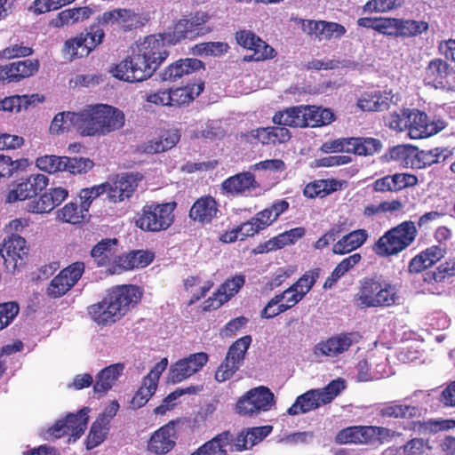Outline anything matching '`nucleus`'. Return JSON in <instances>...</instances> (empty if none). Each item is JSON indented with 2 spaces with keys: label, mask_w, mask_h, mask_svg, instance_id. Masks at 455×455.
Masks as SVG:
<instances>
[{
  "label": "nucleus",
  "mask_w": 455,
  "mask_h": 455,
  "mask_svg": "<svg viewBox=\"0 0 455 455\" xmlns=\"http://www.w3.org/2000/svg\"><path fill=\"white\" fill-rule=\"evenodd\" d=\"M275 404L274 393L265 386L251 388L235 403V411L240 416L256 417L268 411Z\"/></svg>",
  "instance_id": "obj_7"
},
{
  "label": "nucleus",
  "mask_w": 455,
  "mask_h": 455,
  "mask_svg": "<svg viewBox=\"0 0 455 455\" xmlns=\"http://www.w3.org/2000/svg\"><path fill=\"white\" fill-rule=\"evenodd\" d=\"M88 412L89 409L84 407L77 413H68L64 419L57 420L48 429V433L55 438L68 435L76 441L82 436L87 427Z\"/></svg>",
  "instance_id": "obj_12"
},
{
  "label": "nucleus",
  "mask_w": 455,
  "mask_h": 455,
  "mask_svg": "<svg viewBox=\"0 0 455 455\" xmlns=\"http://www.w3.org/2000/svg\"><path fill=\"white\" fill-rule=\"evenodd\" d=\"M86 35L81 33L68 39L63 46V53L68 55L70 60L86 57L90 52L86 51Z\"/></svg>",
  "instance_id": "obj_47"
},
{
  "label": "nucleus",
  "mask_w": 455,
  "mask_h": 455,
  "mask_svg": "<svg viewBox=\"0 0 455 455\" xmlns=\"http://www.w3.org/2000/svg\"><path fill=\"white\" fill-rule=\"evenodd\" d=\"M48 182L49 179L44 174L30 175L8 192L6 202L14 203L34 197L47 187Z\"/></svg>",
  "instance_id": "obj_21"
},
{
  "label": "nucleus",
  "mask_w": 455,
  "mask_h": 455,
  "mask_svg": "<svg viewBox=\"0 0 455 455\" xmlns=\"http://www.w3.org/2000/svg\"><path fill=\"white\" fill-rule=\"evenodd\" d=\"M245 283V277L243 275H237L230 279H228L218 290L217 292L213 293L212 297H209L204 301V310L207 311L212 308H219L223 301L218 299V296L225 295V298H230L236 294L239 290L243 286Z\"/></svg>",
  "instance_id": "obj_32"
},
{
  "label": "nucleus",
  "mask_w": 455,
  "mask_h": 455,
  "mask_svg": "<svg viewBox=\"0 0 455 455\" xmlns=\"http://www.w3.org/2000/svg\"><path fill=\"white\" fill-rule=\"evenodd\" d=\"M82 35H86V51L90 53L95 50L102 42L105 37V32L102 28L96 22L89 27L85 32H81Z\"/></svg>",
  "instance_id": "obj_62"
},
{
  "label": "nucleus",
  "mask_w": 455,
  "mask_h": 455,
  "mask_svg": "<svg viewBox=\"0 0 455 455\" xmlns=\"http://www.w3.org/2000/svg\"><path fill=\"white\" fill-rule=\"evenodd\" d=\"M338 188V181L335 180H319L311 182L304 188L303 194L307 198L316 196L323 197Z\"/></svg>",
  "instance_id": "obj_46"
},
{
  "label": "nucleus",
  "mask_w": 455,
  "mask_h": 455,
  "mask_svg": "<svg viewBox=\"0 0 455 455\" xmlns=\"http://www.w3.org/2000/svg\"><path fill=\"white\" fill-rule=\"evenodd\" d=\"M84 270L85 265L82 261H76L61 269L47 286L48 297L58 299L67 294L81 279Z\"/></svg>",
  "instance_id": "obj_11"
},
{
  "label": "nucleus",
  "mask_w": 455,
  "mask_h": 455,
  "mask_svg": "<svg viewBox=\"0 0 455 455\" xmlns=\"http://www.w3.org/2000/svg\"><path fill=\"white\" fill-rule=\"evenodd\" d=\"M176 202L146 204L137 213L135 226L144 232L159 233L167 230L174 222Z\"/></svg>",
  "instance_id": "obj_6"
},
{
  "label": "nucleus",
  "mask_w": 455,
  "mask_h": 455,
  "mask_svg": "<svg viewBox=\"0 0 455 455\" xmlns=\"http://www.w3.org/2000/svg\"><path fill=\"white\" fill-rule=\"evenodd\" d=\"M230 431H223L204 443L191 455H227L226 447L232 443Z\"/></svg>",
  "instance_id": "obj_37"
},
{
  "label": "nucleus",
  "mask_w": 455,
  "mask_h": 455,
  "mask_svg": "<svg viewBox=\"0 0 455 455\" xmlns=\"http://www.w3.org/2000/svg\"><path fill=\"white\" fill-rule=\"evenodd\" d=\"M377 32L387 36L399 37V19L379 17Z\"/></svg>",
  "instance_id": "obj_63"
},
{
  "label": "nucleus",
  "mask_w": 455,
  "mask_h": 455,
  "mask_svg": "<svg viewBox=\"0 0 455 455\" xmlns=\"http://www.w3.org/2000/svg\"><path fill=\"white\" fill-rule=\"evenodd\" d=\"M40 64L37 60H25L14 61L0 66V82L9 84L20 82L27 77L32 76L39 69Z\"/></svg>",
  "instance_id": "obj_24"
},
{
  "label": "nucleus",
  "mask_w": 455,
  "mask_h": 455,
  "mask_svg": "<svg viewBox=\"0 0 455 455\" xmlns=\"http://www.w3.org/2000/svg\"><path fill=\"white\" fill-rule=\"evenodd\" d=\"M109 419L106 416H99L92 423L86 437V448L92 450L104 442L109 430Z\"/></svg>",
  "instance_id": "obj_43"
},
{
  "label": "nucleus",
  "mask_w": 455,
  "mask_h": 455,
  "mask_svg": "<svg viewBox=\"0 0 455 455\" xmlns=\"http://www.w3.org/2000/svg\"><path fill=\"white\" fill-rule=\"evenodd\" d=\"M220 213L215 198L205 196L198 198L191 206L189 218L202 225L210 224Z\"/></svg>",
  "instance_id": "obj_28"
},
{
  "label": "nucleus",
  "mask_w": 455,
  "mask_h": 455,
  "mask_svg": "<svg viewBox=\"0 0 455 455\" xmlns=\"http://www.w3.org/2000/svg\"><path fill=\"white\" fill-rule=\"evenodd\" d=\"M20 312V306L15 301L0 303V331L9 326Z\"/></svg>",
  "instance_id": "obj_61"
},
{
  "label": "nucleus",
  "mask_w": 455,
  "mask_h": 455,
  "mask_svg": "<svg viewBox=\"0 0 455 455\" xmlns=\"http://www.w3.org/2000/svg\"><path fill=\"white\" fill-rule=\"evenodd\" d=\"M85 210L81 206L78 207L77 204L70 202L65 204L61 209L57 212V219L62 222L69 224H79L85 219Z\"/></svg>",
  "instance_id": "obj_48"
},
{
  "label": "nucleus",
  "mask_w": 455,
  "mask_h": 455,
  "mask_svg": "<svg viewBox=\"0 0 455 455\" xmlns=\"http://www.w3.org/2000/svg\"><path fill=\"white\" fill-rule=\"evenodd\" d=\"M259 188V182L257 181L255 175L250 171L230 176L221 183L223 194L231 196L251 195Z\"/></svg>",
  "instance_id": "obj_16"
},
{
  "label": "nucleus",
  "mask_w": 455,
  "mask_h": 455,
  "mask_svg": "<svg viewBox=\"0 0 455 455\" xmlns=\"http://www.w3.org/2000/svg\"><path fill=\"white\" fill-rule=\"evenodd\" d=\"M44 98L38 93L31 95H12L0 100V111L20 112L22 109H28L36 101L42 102Z\"/></svg>",
  "instance_id": "obj_41"
},
{
  "label": "nucleus",
  "mask_w": 455,
  "mask_h": 455,
  "mask_svg": "<svg viewBox=\"0 0 455 455\" xmlns=\"http://www.w3.org/2000/svg\"><path fill=\"white\" fill-rule=\"evenodd\" d=\"M0 254L7 267H10L15 269L22 264L28 254L26 239L20 235L12 234L4 240L0 248Z\"/></svg>",
  "instance_id": "obj_20"
},
{
  "label": "nucleus",
  "mask_w": 455,
  "mask_h": 455,
  "mask_svg": "<svg viewBox=\"0 0 455 455\" xmlns=\"http://www.w3.org/2000/svg\"><path fill=\"white\" fill-rule=\"evenodd\" d=\"M418 230L411 220H405L386 231L372 245V251L382 258L396 256L410 247Z\"/></svg>",
  "instance_id": "obj_5"
},
{
  "label": "nucleus",
  "mask_w": 455,
  "mask_h": 455,
  "mask_svg": "<svg viewBox=\"0 0 455 455\" xmlns=\"http://www.w3.org/2000/svg\"><path fill=\"white\" fill-rule=\"evenodd\" d=\"M410 116L411 124H409L408 133L411 139L427 138L438 133L444 128L443 122L430 120L425 112L418 108H411Z\"/></svg>",
  "instance_id": "obj_19"
},
{
  "label": "nucleus",
  "mask_w": 455,
  "mask_h": 455,
  "mask_svg": "<svg viewBox=\"0 0 455 455\" xmlns=\"http://www.w3.org/2000/svg\"><path fill=\"white\" fill-rule=\"evenodd\" d=\"M415 151L416 147L414 146L404 144L396 145L390 148L385 156L387 160L396 161L405 167L412 168V166L415 165L413 163Z\"/></svg>",
  "instance_id": "obj_45"
},
{
  "label": "nucleus",
  "mask_w": 455,
  "mask_h": 455,
  "mask_svg": "<svg viewBox=\"0 0 455 455\" xmlns=\"http://www.w3.org/2000/svg\"><path fill=\"white\" fill-rule=\"evenodd\" d=\"M156 384L148 380V379L144 377L140 387L137 390L131 401L132 409H140L143 407L156 393Z\"/></svg>",
  "instance_id": "obj_51"
},
{
  "label": "nucleus",
  "mask_w": 455,
  "mask_h": 455,
  "mask_svg": "<svg viewBox=\"0 0 455 455\" xmlns=\"http://www.w3.org/2000/svg\"><path fill=\"white\" fill-rule=\"evenodd\" d=\"M357 107L363 111H383L388 108L389 102L380 92H364L358 99Z\"/></svg>",
  "instance_id": "obj_44"
},
{
  "label": "nucleus",
  "mask_w": 455,
  "mask_h": 455,
  "mask_svg": "<svg viewBox=\"0 0 455 455\" xmlns=\"http://www.w3.org/2000/svg\"><path fill=\"white\" fill-rule=\"evenodd\" d=\"M422 277L421 286L424 291L430 294H441L443 287L442 283H444L445 278L438 267L434 270L426 271Z\"/></svg>",
  "instance_id": "obj_49"
},
{
  "label": "nucleus",
  "mask_w": 455,
  "mask_h": 455,
  "mask_svg": "<svg viewBox=\"0 0 455 455\" xmlns=\"http://www.w3.org/2000/svg\"><path fill=\"white\" fill-rule=\"evenodd\" d=\"M354 333L344 332L330 337L326 340H322L316 344L314 349L315 355L338 356L347 351L353 344L352 337Z\"/></svg>",
  "instance_id": "obj_27"
},
{
  "label": "nucleus",
  "mask_w": 455,
  "mask_h": 455,
  "mask_svg": "<svg viewBox=\"0 0 455 455\" xmlns=\"http://www.w3.org/2000/svg\"><path fill=\"white\" fill-rule=\"evenodd\" d=\"M93 12L94 11L89 6L65 9L60 12L56 17L52 20L51 24L59 28L74 25L90 19Z\"/></svg>",
  "instance_id": "obj_35"
},
{
  "label": "nucleus",
  "mask_w": 455,
  "mask_h": 455,
  "mask_svg": "<svg viewBox=\"0 0 455 455\" xmlns=\"http://www.w3.org/2000/svg\"><path fill=\"white\" fill-rule=\"evenodd\" d=\"M180 139L178 131H167L160 138L149 140L144 147L147 154H157L172 148Z\"/></svg>",
  "instance_id": "obj_42"
},
{
  "label": "nucleus",
  "mask_w": 455,
  "mask_h": 455,
  "mask_svg": "<svg viewBox=\"0 0 455 455\" xmlns=\"http://www.w3.org/2000/svg\"><path fill=\"white\" fill-rule=\"evenodd\" d=\"M153 252L144 250H134L125 254H119L118 264L113 267V272L120 275L134 268L145 267L154 259Z\"/></svg>",
  "instance_id": "obj_29"
},
{
  "label": "nucleus",
  "mask_w": 455,
  "mask_h": 455,
  "mask_svg": "<svg viewBox=\"0 0 455 455\" xmlns=\"http://www.w3.org/2000/svg\"><path fill=\"white\" fill-rule=\"evenodd\" d=\"M124 369V363H114L101 370L98 373L96 382L93 386L94 392L104 395L113 387L123 373Z\"/></svg>",
  "instance_id": "obj_40"
},
{
  "label": "nucleus",
  "mask_w": 455,
  "mask_h": 455,
  "mask_svg": "<svg viewBox=\"0 0 455 455\" xmlns=\"http://www.w3.org/2000/svg\"><path fill=\"white\" fill-rule=\"evenodd\" d=\"M341 238L333 243L331 251L334 254L344 255L361 247L367 240L365 229H356L341 235Z\"/></svg>",
  "instance_id": "obj_34"
},
{
  "label": "nucleus",
  "mask_w": 455,
  "mask_h": 455,
  "mask_svg": "<svg viewBox=\"0 0 455 455\" xmlns=\"http://www.w3.org/2000/svg\"><path fill=\"white\" fill-rule=\"evenodd\" d=\"M345 388V380L341 378H338L331 380L325 387L316 390L319 393L322 403L324 405L331 403Z\"/></svg>",
  "instance_id": "obj_59"
},
{
  "label": "nucleus",
  "mask_w": 455,
  "mask_h": 455,
  "mask_svg": "<svg viewBox=\"0 0 455 455\" xmlns=\"http://www.w3.org/2000/svg\"><path fill=\"white\" fill-rule=\"evenodd\" d=\"M68 196L66 188L58 187L50 188L42 194L37 200L28 204V211L32 213H48L59 206Z\"/></svg>",
  "instance_id": "obj_26"
},
{
  "label": "nucleus",
  "mask_w": 455,
  "mask_h": 455,
  "mask_svg": "<svg viewBox=\"0 0 455 455\" xmlns=\"http://www.w3.org/2000/svg\"><path fill=\"white\" fill-rule=\"evenodd\" d=\"M180 419L171 420L155 431L149 438L148 450L156 455H164L171 451L176 444L175 425Z\"/></svg>",
  "instance_id": "obj_22"
},
{
  "label": "nucleus",
  "mask_w": 455,
  "mask_h": 455,
  "mask_svg": "<svg viewBox=\"0 0 455 455\" xmlns=\"http://www.w3.org/2000/svg\"><path fill=\"white\" fill-rule=\"evenodd\" d=\"M259 42H254L249 51L252 53L243 57L244 61H263L273 59L276 55L275 50L259 36Z\"/></svg>",
  "instance_id": "obj_50"
},
{
  "label": "nucleus",
  "mask_w": 455,
  "mask_h": 455,
  "mask_svg": "<svg viewBox=\"0 0 455 455\" xmlns=\"http://www.w3.org/2000/svg\"><path fill=\"white\" fill-rule=\"evenodd\" d=\"M118 240L116 238H104L98 242L91 250L90 255L98 267H106L108 275H116L113 267L118 264L117 253Z\"/></svg>",
  "instance_id": "obj_14"
},
{
  "label": "nucleus",
  "mask_w": 455,
  "mask_h": 455,
  "mask_svg": "<svg viewBox=\"0 0 455 455\" xmlns=\"http://www.w3.org/2000/svg\"><path fill=\"white\" fill-rule=\"evenodd\" d=\"M347 231V222L339 221L315 243L314 247L318 250H323L330 243H334L341 235Z\"/></svg>",
  "instance_id": "obj_54"
},
{
  "label": "nucleus",
  "mask_w": 455,
  "mask_h": 455,
  "mask_svg": "<svg viewBox=\"0 0 455 455\" xmlns=\"http://www.w3.org/2000/svg\"><path fill=\"white\" fill-rule=\"evenodd\" d=\"M424 83L435 88H447L455 81L453 68L443 60H431L424 71Z\"/></svg>",
  "instance_id": "obj_15"
},
{
  "label": "nucleus",
  "mask_w": 455,
  "mask_h": 455,
  "mask_svg": "<svg viewBox=\"0 0 455 455\" xmlns=\"http://www.w3.org/2000/svg\"><path fill=\"white\" fill-rule=\"evenodd\" d=\"M204 89V82L187 84L186 86L170 89L171 107H183L192 102Z\"/></svg>",
  "instance_id": "obj_36"
},
{
  "label": "nucleus",
  "mask_w": 455,
  "mask_h": 455,
  "mask_svg": "<svg viewBox=\"0 0 455 455\" xmlns=\"http://www.w3.org/2000/svg\"><path fill=\"white\" fill-rule=\"evenodd\" d=\"M106 190H108V186L105 183L81 189L79 192L81 207L88 212L92 201L105 194Z\"/></svg>",
  "instance_id": "obj_60"
},
{
  "label": "nucleus",
  "mask_w": 455,
  "mask_h": 455,
  "mask_svg": "<svg viewBox=\"0 0 455 455\" xmlns=\"http://www.w3.org/2000/svg\"><path fill=\"white\" fill-rule=\"evenodd\" d=\"M428 29V23L423 20L399 19V37L416 36Z\"/></svg>",
  "instance_id": "obj_53"
},
{
  "label": "nucleus",
  "mask_w": 455,
  "mask_h": 455,
  "mask_svg": "<svg viewBox=\"0 0 455 455\" xmlns=\"http://www.w3.org/2000/svg\"><path fill=\"white\" fill-rule=\"evenodd\" d=\"M36 165L39 170L50 174L64 172V156H58L54 155L40 156L36 158Z\"/></svg>",
  "instance_id": "obj_52"
},
{
  "label": "nucleus",
  "mask_w": 455,
  "mask_h": 455,
  "mask_svg": "<svg viewBox=\"0 0 455 455\" xmlns=\"http://www.w3.org/2000/svg\"><path fill=\"white\" fill-rule=\"evenodd\" d=\"M105 185L108 186L106 193L108 200L115 204L132 197L138 187L136 179L131 174L117 178L112 183L105 182Z\"/></svg>",
  "instance_id": "obj_30"
},
{
  "label": "nucleus",
  "mask_w": 455,
  "mask_h": 455,
  "mask_svg": "<svg viewBox=\"0 0 455 455\" xmlns=\"http://www.w3.org/2000/svg\"><path fill=\"white\" fill-rule=\"evenodd\" d=\"M251 343L250 335L243 336L235 340L228 348L227 355L215 372V379L226 381L233 377L243 364L245 354Z\"/></svg>",
  "instance_id": "obj_10"
},
{
  "label": "nucleus",
  "mask_w": 455,
  "mask_h": 455,
  "mask_svg": "<svg viewBox=\"0 0 455 455\" xmlns=\"http://www.w3.org/2000/svg\"><path fill=\"white\" fill-rule=\"evenodd\" d=\"M411 108H403L400 113H390L387 117V125L390 129L396 132H409V124H411Z\"/></svg>",
  "instance_id": "obj_58"
},
{
  "label": "nucleus",
  "mask_w": 455,
  "mask_h": 455,
  "mask_svg": "<svg viewBox=\"0 0 455 455\" xmlns=\"http://www.w3.org/2000/svg\"><path fill=\"white\" fill-rule=\"evenodd\" d=\"M309 105L287 108L275 113L272 121L275 124L292 128L309 126Z\"/></svg>",
  "instance_id": "obj_25"
},
{
  "label": "nucleus",
  "mask_w": 455,
  "mask_h": 455,
  "mask_svg": "<svg viewBox=\"0 0 455 455\" xmlns=\"http://www.w3.org/2000/svg\"><path fill=\"white\" fill-rule=\"evenodd\" d=\"M382 144L375 138L349 137L339 138L326 141L322 146V150L328 152H346L356 156H372L380 151Z\"/></svg>",
  "instance_id": "obj_8"
},
{
  "label": "nucleus",
  "mask_w": 455,
  "mask_h": 455,
  "mask_svg": "<svg viewBox=\"0 0 455 455\" xmlns=\"http://www.w3.org/2000/svg\"><path fill=\"white\" fill-rule=\"evenodd\" d=\"M64 172H68L73 175L86 173L90 171L94 163L89 158L85 157H68L64 156Z\"/></svg>",
  "instance_id": "obj_56"
},
{
  "label": "nucleus",
  "mask_w": 455,
  "mask_h": 455,
  "mask_svg": "<svg viewBox=\"0 0 455 455\" xmlns=\"http://www.w3.org/2000/svg\"><path fill=\"white\" fill-rule=\"evenodd\" d=\"M242 137L251 144L262 145L283 144L291 138V132L283 125L259 127L242 134Z\"/></svg>",
  "instance_id": "obj_17"
},
{
  "label": "nucleus",
  "mask_w": 455,
  "mask_h": 455,
  "mask_svg": "<svg viewBox=\"0 0 455 455\" xmlns=\"http://www.w3.org/2000/svg\"><path fill=\"white\" fill-rule=\"evenodd\" d=\"M305 296V292H300L293 285L284 290L283 292L275 295L260 312V317L264 319H272L282 313L293 307Z\"/></svg>",
  "instance_id": "obj_13"
},
{
  "label": "nucleus",
  "mask_w": 455,
  "mask_h": 455,
  "mask_svg": "<svg viewBox=\"0 0 455 455\" xmlns=\"http://www.w3.org/2000/svg\"><path fill=\"white\" fill-rule=\"evenodd\" d=\"M322 403L319 393L316 389H311L299 395L294 403L288 408L287 413L291 416L304 414L319 408Z\"/></svg>",
  "instance_id": "obj_38"
},
{
  "label": "nucleus",
  "mask_w": 455,
  "mask_h": 455,
  "mask_svg": "<svg viewBox=\"0 0 455 455\" xmlns=\"http://www.w3.org/2000/svg\"><path fill=\"white\" fill-rule=\"evenodd\" d=\"M169 46L161 34L149 35L138 45V52L116 64L111 73L125 82L147 80L168 58Z\"/></svg>",
  "instance_id": "obj_1"
},
{
  "label": "nucleus",
  "mask_w": 455,
  "mask_h": 455,
  "mask_svg": "<svg viewBox=\"0 0 455 455\" xmlns=\"http://www.w3.org/2000/svg\"><path fill=\"white\" fill-rule=\"evenodd\" d=\"M33 49L28 46H24L22 44H11L2 51H0V58L11 60L15 58L28 57L32 55Z\"/></svg>",
  "instance_id": "obj_64"
},
{
  "label": "nucleus",
  "mask_w": 455,
  "mask_h": 455,
  "mask_svg": "<svg viewBox=\"0 0 455 455\" xmlns=\"http://www.w3.org/2000/svg\"><path fill=\"white\" fill-rule=\"evenodd\" d=\"M377 414L381 418L412 419L420 416V409L418 406L399 403L392 401L380 404L376 409Z\"/></svg>",
  "instance_id": "obj_33"
},
{
  "label": "nucleus",
  "mask_w": 455,
  "mask_h": 455,
  "mask_svg": "<svg viewBox=\"0 0 455 455\" xmlns=\"http://www.w3.org/2000/svg\"><path fill=\"white\" fill-rule=\"evenodd\" d=\"M289 205L286 199L276 200L270 206L258 212L249 220L241 223L240 229L245 235L252 237L275 223L289 209Z\"/></svg>",
  "instance_id": "obj_9"
},
{
  "label": "nucleus",
  "mask_w": 455,
  "mask_h": 455,
  "mask_svg": "<svg viewBox=\"0 0 455 455\" xmlns=\"http://www.w3.org/2000/svg\"><path fill=\"white\" fill-rule=\"evenodd\" d=\"M72 114H77L76 112H61L57 114L50 125V132L52 133H63L68 132L71 127L76 129V122L71 116Z\"/></svg>",
  "instance_id": "obj_57"
},
{
  "label": "nucleus",
  "mask_w": 455,
  "mask_h": 455,
  "mask_svg": "<svg viewBox=\"0 0 455 455\" xmlns=\"http://www.w3.org/2000/svg\"><path fill=\"white\" fill-rule=\"evenodd\" d=\"M204 68V63L198 59H180L165 68L161 74V77L164 81H176L185 75Z\"/></svg>",
  "instance_id": "obj_31"
},
{
  "label": "nucleus",
  "mask_w": 455,
  "mask_h": 455,
  "mask_svg": "<svg viewBox=\"0 0 455 455\" xmlns=\"http://www.w3.org/2000/svg\"><path fill=\"white\" fill-rule=\"evenodd\" d=\"M76 130L83 136H105L120 130L125 116L119 108L108 104H96L72 114Z\"/></svg>",
  "instance_id": "obj_3"
},
{
  "label": "nucleus",
  "mask_w": 455,
  "mask_h": 455,
  "mask_svg": "<svg viewBox=\"0 0 455 455\" xmlns=\"http://www.w3.org/2000/svg\"><path fill=\"white\" fill-rule=\"evenodd\" d=\"M199 34V32H194L192 23L188 19H180L172 28L161 35L169 45H175L186 39L192 40Z\"/></svg>",
  "instance_id": "obj_39"
},
{
  "label": "nucleus",
  "mask_w": 455,
  "mask_h": 455,
  "mask_svg": "<svg viewBox=\"0 0 455 455\" xmlns=\"http://www.w3.org/2000/svg\"><path fill=\"white\" fill-rule=\"evenodd\" d=\"M309 126L318 127L330 124L334 121V113L329 108L309 106Z\"/></svg>",
  "instance_id": "obj_55"
},
{
  "label": "nucleus",
  "mask_w": 455,
  "mask_h": 455,
  "mask_svg": "<svg viewBox=\"0 0 455 455\" xmlns=\"http://www.w3.org/2000/svg\"><path fill=\"white\" fill-rule=\"evenodd\" d=\"M208 362V355L199 352L176 362L171 366L169 379L179 383L199 371Z\"/></svg>",
  "instance_id": "obj_18"
},
{
  "label": "nucleus",
  "mask_w": 455,
  "mask_h": 455,
  "mask_svg": "<svg viewBox=\"0 0 455 455\" xmlns=\"http://www.w3.org/2000/svg\"><path fill=\"white\" fill-rule=\"evenodd\" d=\"M398 299L395 286L375 275L359 281L354 303L360 309L387 307L396 304Z\"/></svg>",
  "instance_id": "obj_4"
},
{
  "label": "nucleus",
  "mask_w": 455,
  "mask_h": 455,
  "mask_svg": "<svg viewBox=\"0 0 455 455\" xmlns=\"http://www.w3.org/2000/svg\"><path fill=\"white\" fill-rule=\"evenodd\" d=\"M301 29L307 36H315L318 40L339 38L347 32L346 28L339 23L315 20H301Z\"/></svg>",
  "instance_id": "obj_23"
},
{
  "label": "nucleus",
  "mask_w": 455,
  "mask_h": 455,
  "mask_svg": "<svg viewBox=\"0 0 455 455\" xmlns=\"http://www.w3.org/2000/svg\"><path fill=\"white\" fill-rule=\"evenodd\" d=\"M140 288L123 284L111 288L104 299L88 307L91 318L99 325H108L119 321L141 299Z\"/></svg>",
  "instance_id": "obj_2"
}]
</instances>
